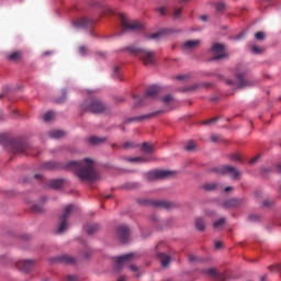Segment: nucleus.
I'll list each match as a JSON object with an SVG mask.
<instances>
[{"mask_svg": "<svg viewBox=\"0 0 281 281\" xmlns=\"http://www.w3.org/2000/svg\"><path fill=\"white\" fill-rule=\"evenodd\" d=\"M44 168L47 170L65 169L75 171L76 176L81 182H94L99 179L100 175L94 168V161L90 158L83 160H71L61 166L55 161H46Z\"/></svg>", "mask_w": 281, "mask_h": 281, "instance_id": "obj_1", "label": "nucleus"}, {"mask_svg": "<svg viewBox=\"0 0 281 281\" xmlns=\"http://www.w3.org/2000/svg\"><path fill=\"white\" fill-rule=\"evenodd\" d=\"M0 143L12 154H23L27 150V145L21 140H16L7 134L0 135Z\"/></svg>", "mask_w": 281, "mask_h": 281, "instance_id": "obj_2", "label": "nucleus"}, {"mask_svg": "<svg viewBox=\"0 0 281 281\" xmlns=\"http://www.w3.org/2000/svg\"><path fill=\"white\" fill-rule=\"evenodd\" d=\"M119 20L121 23V33L125 32H142L144 30V24L137 20L131 21L126 14L120 13Z\"/></svg>", "mask_w": 281, "mask_h": 281, "instance_id": "obj_3", "label": "nucleus"}, {"mask_svg": "<svg viewBox=\"0 0 281 281\" xmlns=\"http://www.w3.org/2000/svg\"><path fill=\"white\" fill-rule=\"evenodd\" d=\"M127 50L138 57L144 66L155 65L156 54L143 48L130 47Z\"/></svg>", "mask_w": 281, "mask_h": 281, "instance_id": "obj_4", "label": "nucleus"}, {"mask_svg": "<svg viewBox=\"0 0 281 281\" xmlns=\"http://www.w3.org/2000/svg\"><path fill=\"white\" fill-rule=\"evenodd\" d=\"M81 109L88 113H104L105 104L97 99H88L81 104Z\"/></svg>", "mask_w": 281, "mask_h": 281, "instance_id": "obj_5", "label": "nucleus"}, {"mask_svg": "<svg viewBox=\"0 0 281 281\" xmlns=\"http://www.w3.org/2000/svg\"><path fill=\"white\" fill-rule=\"evenodd\" d=\"M248 72V68L246 65L239 64L236 68L235 76L238 80L239 88L251 87L256 85V82L248 80L245 78L246 74Z\"/></svg>", "mask_w": 281, "mask_h": 281, "instance_id": "obj_6", "label": "nucleus"}, {"mask_svg": "<svg viewBox=\"0 0 281 281\" xmlns=\"http://www.w3.org/2000/svg\"><path fill=\"white\" fill-rule=\"evenodd\" d=\"M175 175H176V171L173 170L156 169V170L148 171L146 173V179L147 181L151 182V181L168 179L173 177Z\"/></svg>", "mask_w": 281, "mask_h": 281, "instance_id": "obj_7", "label": "nucleus"}, {"mask_svg": "<svg viewBox=\"0 0 281 281\" xmlns=\"http://www.w3.org/2000/svg\"><path fill=\"white\" fill-rule=\"evenodd\" d=\"M158 94H159V88H157V87L148 88L146 93L142 98H138V95L133 94L132 98L135 100L134 106L137 108L142 104H146L147 99H155L158 97Z\"/></svg>", "mask_w": 281, "mask_h": 281, "instance_id": "obj_8", "label": "nucleus"}, {"mask_svg": "<svg viewBox=\"0 0 281 281\" xmlns=\"http://www.w3.org/2000/svg\"><path fill=\"white\" fill-rule=\"evenodd\" d=\"M211 172H214L220 176L231 175L235 180L239 179L240 177V171L234 166H229V165L213 167L211 168Z\"/></svg>", "mask_w": 281, "mask_h": 281, "instance_id": "obj_9", "label": "nucleus"}, {"mask_svg": "<svg viewBox=\"0 0 281 281\" xmlns=\"http://www.w3.org/2000/svg\"><path fill=\"white\" fill-rule=\"evenodd\" d=\"M72 210V204H68L65 209V213L59 217V227L57 231L58 234H63L68 229V220L70 217Z\"/></svg>", "mask_w": 281, "mask_h": 281, "instance_id": "obj_10", "label": "nucleus"}, {"mask_svg": "<svg viewBox=\"0 0 281 281\" xmlns=\"http://www.w3.org/2000/svg\"><path fill=\"white\" fill-rule=\"evenodd\" d=\"M135 258H138V256L136 254H126L124 256L121 257H116L115 258V265L113 267V270L115 272H121V270L123 269V267L133 261Z\"/></svg>", "mask_w": 281, "mask_h": 281, "instance_id": "obj_11", "label": "nucleus"}, {"mask_svg": "<svg viewBox=\"0 0 281 281\" xmlns=\"http://www.w3.org/2000/svg\"><path fill=\"white\" fill-rule=\"evenodd\" d=\"M116 237L122 244H127L131 239V229L126 225H120L115 228Z\"/></svg>", "mask_w": 281, "mask_h": 281, "instance_id": "obj_12", "label": "nucleus"}, {"mask_svg": "<svg viewBox=\"0 0 281 281\" xmlns=\"http://www.w3.org/2000/svg\"><path fill=\"white\" fill-rule=\"evenodd\" d=\"M137 203L140 205L162 207L169 210L172 207L171 202H165L164 200H137Z\"/></svg>", "mask_w": 281, "mask_h": 281, "instance_id": "obj_13", "label": "nucleus"}, {"mask_svg": "<svg viewBox=\"0 0 281 281\" xmlns=\"http://www.w3.org/2000/svg\"><path fill=\"white\" fill-rule=\"evenodd\" d=\"M225 45L223 44H214L211 48V52L213 53L214 57H212L210 60H220L228 57V54L225 52Z\"/></svg>", "mask_w": 281, "mask_h": 281, "instance_id": "obj_14", "label": "nucleus"}, {"mask_svg": "<svg viewBox=\"0 0 281 281\" xmlns=\"http://www.w3.org/2000/svg\"><path fill=\"white\" fill-rule=\"evenodd\" d=\"M74 25L78 30H91L93 27V20L86 16L78 18L74 21Z\"/></svg>", "mask_w": 281, "mask_h": 281, "instance_id": "obj_15", "label": "nucleus"}, {"mask_svg": "<svg viewBox=\"0 0 281 281\" xmlns=\"http://www.w3.org/2000/svg\"><path fill=\"white\" fill-rule=\"evenodd\" d=\"M204 274H209L215 281H226L227 277L225 273L218 272L215 268L203 270Z\"/></svg>", "mask_w": 281, "mask_h": 281, "instance_id": "obj_16", "label": "nucleus"}, {"mask_svg": "<svg viewBox=\"0 0 281 281\" xmlns=\"http://www.w3.org/2000/svg\"><path fill=\"white\" fill-rule=\"evenodd\" d=\"M49 261L53 263L59 262L65 265H74L76 262V259L69 255H63L50 258Z\"/></svg>", "mask_w": 281, "mask_h": 281, "instance_id": "obj_17", "label": "nucleus"}, {"mask_svg": "<svg viewBox=\"0 0 281 281\" xmlns=\"http://www.w3.org/2000/svg\"><path fill=\"white\" fill-rule=\"evenodd\" d=\"M35 267L34 260H22L16 262V268L24 272H30Z\"/></svg>", "mask_w": 281, "mask_h": 281, "instance_id": "obj_18", "label": "nucleus"}, {"mask_svg": "<svg viewBox=\"0 0 281 281\" xmlns=\"http://www.w3.org/2000/svg\"><path fill=\"white\" fill-rule=\"evenodd\" d=\"M245 200L241 198H232L231 200H226V202H223V207L224 209H232V207H238L243 205Z\"/></svg>", "mask_w": 281, "mask_h": 281, "instance_id": "obj_19", "label": "nucleus"}, {"mask_svg": "<svg viewBox=\"0 0 281 281\" xmlns=\"http://www.w3.org/2000/svg\"><path fill=\"white\" fill-rule=\"evenodd\" d=\"M160 113H162V111H156L149 114L132 117L128 120V122H142V120H150L151 117H157V115H160Z\"/></svg>", "mask_w": 281, "mask_h": 281, "instance_id": "obj_20", "label": "nucleus"}, {"mask_svg": "<svg viewBox=\"0 0 281 281\" xmlns=\"http://www.w3.org/2000/svg\"><path fill=\"white\" fill-rule=\"evenodd\" d=\"M200 40H189L188 42H184L182 48L192 50L196 49L200 46Z\"/></svg>", "mask_w": 281, "mask_h": 281, "instance_id": "obj_21", "label": "nucleus"}, {"mask_svg": "<svg viewBox=\"0 0 281 281\" xmlns=\"http://www.w3.org/2000/svg\"><path fill=\"white\" fill-rule=\"evenodd\" d=\"M106 140H108L106 137H99V136H91L89 138L90 144L93 146H99V145L105 144Z\"/></svg>", "mask_w": 281, "mask_h": 281, "instance_id": "obj_22", "label": "nucleus"}, {"mask_svg": "<svg viewBox=\"0 0 281 281\" xmlns=\"http://www.w3.org/2000/svg\"><path fill=\"white\" fill-rule=\"evenodd\" d=\"M101 226L100 224H87L85 226V229L86 232L89 234V235H93L94 233H97L98 231H100Z\"/></svg>", "mask_w": 281, "mask_h": 281, "instance_id": "obj_23", "label": "nucleus"}, {"mask_svg": "<svg viewBox=\"0 0 281 281\" xmlns=\"http://www.w3.org/2000/svg\"><path fill=\"white\" fill-rule=\"evenodd\" d=\"M158 259L162 267H167L171 262V257L166 254H158Z\"/></svg>", "mask_w": 281, "mask_h": 281, "instance_id": "obj_24", "label": "nucleus"}, {"mask_svg": "<svg viewBox=\"0 0 281 281\" xmlns=\"http://www.w3.org/2000/svg\"><path fill=\"white\" fill-rule=\"evenodd\" d=\"M64 182V179H54L49 182V187L54 190H59L63 187Z\"/></svg>", "mask_w": 281, "mask_h": 281, "instance_id": "obj_25", "label": "nucleus"}, {"mask_svg": "<svg viewBox=\"0 0 281 281\" xmlns=\"http://www.w3.org/2000/svg\"><path fill=\"white\" fill-rule=\"evenodd\" d=\"M48 135L52 139H60L65 136V133L64 131L56 130V131H50Z\"/></svg>", "mask_w": 281, "mask_h": 281, "instance_id": "obj_26", "label": "nucleus"}, {"mask_svg": "<svg viewBox=\"0 0 281 281\" xmlns=\"http://www.w3.org/2000/svg\"><path fill=\"white\" fill-rule=\"evenodd\" d=\"M23 57L22 52H15L8 56V60L10 61H19Z\"/></svg>", "mask_w": 281, "mask_h": 281, "instance_id": "obj_27", "label": "nucleus"}, {"mask_svg": "<svg viewBox=\"0 0 281 281\" xmlns=\"http://www.w3.org/2000/svg\"><path fill=\"white\" fill-rule=\"evenodd\" d=\"M142 150L145 151L148 155H151L155 151V148L153 145L148 143H143Z\"/></svg>", "mask_w": 281, "mask_h": 281, "instance_id": "obj_28", "label": "nucleus"}, {"mask_svg": "<svg viewBox=\"0 0 281 281\" xmlns=\"http://www.w3.org/2000/svg\"><path fill=\"white\" fill-rule=\"evenodd\" d=\"M205 221L203 218H196L195 221V228L200 232H203L205 229Z\"/></svg>", "mask_w": 281, "mask_h": 281, "instance_id": "obj_29", "label": "nucleus"}, {"mask_svg": "<svg viewBox=\"0 0 281 281\" xmlns=\"http://www.w3.org/2000/svg\"><path fill=\"white\" fill-rule=\"evenodd\" d=\"M205 191H214L218 188V183L216 182H206L203 184Z\"/></svg>", "mask_w": 281, "mask_h": 281, "instance_id": "obj_30", "label": "nucleus"}, {"mask_svg": "<svg viewBox=\"0 0 281 281\" xmlns=\"http://www.w3.org/2000/svg\"><path fill=\"white\" fill-rule=\"evenodd\" d=\"M130 162H148L150 159L145 157H133L127 159Z\"/></svg>", "mask_w": 281, "mask_h": 281, "instance_id": "obj_31", "label": "nucleus"}, {"mask_svg": "<svg viewBox=\"0 0 281 281\" xmlns=\"http://www.w3.org/2000/svg\"><path fill=\"white\" fill-rule=\"evenodd\" d=\"M32 212L35 213V214L43 213L44 212L43 204H33Z\"/></svg>", "mask_w": 281, "mask_h": 281, "instance_id": "obj_32", "label": "nucleus"}, {"mask_svg": "<svg viewBox=\"0 0 281 281\" xmlns=\"http://www.w3.org/2000/svg\"><path fill=\"white\" fill-rule=\"evenodd\" d=\"M196 148V143L194 140H190L189 143H187L184 149L187 151H192Z\"/></svg>", "mask_w": 281, "mask_h": 281, "instance_id": "obj_33", "label": "nucleus"}, {"mask_svg": "<svg viewBox=\"0 0 281 281\" xmlns=\"http://www.w3.org/2000/svg\"><path fill=\"white\" fill-rule=\"evenodd\" d=\"M136 147H137V145L133 142H125L123 144V149H125V150L133 149V148H136Z\"/></svg>", "mask_w": 281, "mask_h": 281, "instance_id": "obj_34", "label": "nucleus"}, {"mask_svg": "<svg viewBox=\"0 0 281 281\" xmlns=\"http://www.w3.org/2000/svg\"><path fill=\"white\" fill-rule=\"evenodd\" d=\"M200 87H201L200 85L195 83V85L186 87L182 91H184V92H192V91L199 89Z\"/></svg>", "mask_w": 281, "mask_h": 281, "instance_id": "obj_35", "label": "nucleus"}, {"mask_svg": "<svg viewBox=\"0 0 281 281\" xmlns=\"http://www.w3.org/2000/svg\"><path fill=\"white\" fill-rule=\"evenodd\" d=\"M55 113L53 111H48L47 113L44 114V122H50L53 120Z\"/></svg>", "mask_w": 281, "mask_h": 281, "instance_id": "obj_36", "label": "nucleus"}, {"mask_svg": "<svg viewBox=\"0 0 281 281\" xmlns=\"http://www.w3.org/2000/svg\"><path fill=\"white\" fill-rule=\"evenodd\" d=\"M229 158L235 162H241V156L239 154H231Z\"/></svg>", "mask_w": 281, "mask_h": 281, "instance_id": "obj_37", "label": "nucleus"}, {"mask_svg": "<svg viewBox=\"0 0 281 281\" xmlns=\"http://www.w3.org/2000/svg\"><path fill=\"white\" fill-rule=\"evenodd\" d=\"M120 70H121V67H114L113 77H114L115 79L122 80V76H121V74H120Z\"/></svg>", "mask_w": 281, "mask_h": 281, "instance_id": "obj_38", "label": "nucleus"}, {"mask_svg": "<svg viewBox=\"0 0 281 281\" xmlns=\"http://www.w3.org/2000/svg\"><path fill=\"white\" fill-rule=\"evenodd\" d=\"M225 222H226V220H225L224 217L221 218L220 221H217V222L214 223V228H215V229L221 228V227L225 224Z\"/></svg>", "mask_w": 281, "mask_h": 281, "instance_id": "obj_39", "label": "nucleus"}, {"mask_svg": "<svg viewBox=\"0 0 281 281\" xmlns=\"http://www.w3.org/2000/svg\"><path fill=\"white\" fill-rule=\"evenodd\" d=\"M251 50H252L254 54H262V53L265 52L263 48H260V47H258V46H256V45H254V46L251 47Z\"/></svg>", "mask_w": 281, "mask_h": 281, "instance_id": "obj_40", "label": "nucleus"}, {"mask_svg": "<svg viewBox=\"0 0 281 281\" xmlns=\"http://www.w3.org/2000/svg\"><path fill=\"white\" fill-rule=\"evenodd\" d=\"M173 100H175V99H173V97H172L171 94L165 95V97L162 98V102L166 103V104L170 103V102L173 101Z\"/></svg>", "mask_w": 281, "mask_h": 281, "instance_id": "obj_41", "label": "nucleus"}, {"mask_svg": "<svg viewBox=\"0 0 281 281\" xmlns=\"http://www.w3.org/2000/svg\"><path fill=\"white\" fill-rule=\"evenodd\" d=\"M224 9H225V3L224 2L216 3V11L217 12H223Z\"/></svg>", "mask_w": 281, "mask_h": 281, "instance_id": "obj_42", "label": "nucleus"}, {"mask_svg": "<svg viewBox=\"0 0 281 281\" xmlns=\"http://www.w3.org/2000/svg\"><path fill=\"white\" fill-rule=\"evenodd\" d=\"M162 35V33L159 31L158 33H153L151 35H148V40H156L159 38Z\"/></svg>", "mask_w": 281, "mask_h": 281, "instance_id": "obj_43", "label": "nucleus"}, {"mask_svg": "<svg viewBox=\"0 0 281 281\" xmlns=\"http://www.w3.org/2000/svg\"><path fill=\"white\" fill-rule=\"evenodd\" d=\"M66 99H67V91L64 90V91H63V97L59 98V99H57V102H58V103H63L64 101H66Z\"/></svg>", "mask_w": 281, "mask_h": 281, "instance_id": "obj_44", "label": "nucleus"}, {"mask_svg": "<svg viewBox=\"0 0 281 281\" xmlns=\"http://www.w3.org/2000/svg\"><path fill=\"white\" fill-rule=\"evenodd\" d=\"M256 38L258 41H263L265 40V33H262V31H259L258 33H256Z\"/></svg>", "mask_w": 281, "mask_h": 281, "instance_id": "obj_45", "label": "nucleus"}, {"mask_svg": "<svg viewBox=\"0 0 281 281\" xmlns=\"http://www.w3.org/2000/svg\"><path fill=\"white\" fill-rule=\"evenodd\" d=\"M260 216L257 215V214H251L248 220L251 221V222H256V221H259Z\"/></svg>", "mask_w": 281, "mask_h": 281, "instance_id": "obj_46", "label": "nucleus"}, {"mask_svg": "<svg viewBox=\"0 0 281 281\" xmlns=\"http://www.w3.org/2000/svg\"><path fill=\"white\" fill-rule=\"evenodd\" d=\"M181 16V9H176L173 12V19H179Z\"/></svg>", "mask_w": 281, "mask_h": 281, "instance_id": "obj_47", "label": "nucleus"}, {"mask_svg": "<svg viewBox=\"0 0 281 281\" xmlns=\"http://www.w3.org/2000/svg\"><path fill=\"white\" fill-rule=\"evenodd\" d=\"M189 261L196 262V261H200V259L194 255H189Z\"/></svg>", "mask_w": 281, "mask_h": 281, "instance_id": "obj_48", "label": "nucleus"}, {"mask_svg": "<svg viewBox=\"0 0 281 281\" xmlns=\"http://www.w3.org/2000/svg\"><path fill=\"white\" fill-rule=\"evenodd\" d=\"M158 12H159L160 15H166V8L165 7H160L158 9Z\"/></svg>", "mask_w": 281, "mask_h": 281, "instance_id": "obj_49", "label": "nucleus"}, {"mask_svg": "<svg viewBox=\"0 0 281 281\" xmlns=\"http://www.w3.org/2000/svg\"><path fill=\"white\" fill-rule=\"evenodd\" d=\"M217 120H218L217 117H214V119L204 121L203 124H212V122H217Z\"/></svg>", "mask_w": 281, "mask_h": 281, "instance_id": "obj_50", "label": "nucleus"}, {"mask_svg": "<svg viewBox=\"0 0 281 281\" xmlns=\"http://www.w3.org/2000/svg\"><path fill=\"white\" fill-rule=\"evenodd\" d=\"M76 280H77V277L74 274H70L67 277V281H76Z\"/></svg>", "mask_w": 281, "mask_h": 281, "instance_id": "obj_51", "label": "nucleus"}, {"mask_svg": "<svg viewBox=\"0 0 281 281\" xmlns=\"http://www.w3.org/2000/svg\"><path fill=\"white\" fill-rule=\"evenodd\" d=\"M211 140H212V143H217L218 136L217 135H212Z\"/></svg>", "mask_w": 281, "mask_h": 281, "instance_id": "obj_52", "label": "nucleus"}, {"mask_svg": "<svg viewBox=\"0 0 281 281\" xmlns=\"http://www.w3.org/2000/svg\"><path fill=\"white\" fill-rule=\"evenodd\" d=\"M87 52H88L87 47H85V46H81V47H80V53H81L82 55H86Z\"/></svg>", "mask_w": 281, "mask_h": 281, "instance_id": "obj_53", "label": "nucleus"}, {"mask_svg": "<svg viewBox=\"0 0 281 281\" xmlns=\"http://www.w3.org/2000/svg\"><path fill=\"white\" fill-rule=\"evenodd\" d=\"M258 159H259V156H257V157L252 158V159L250 160V165H254L255 162H257V161H258Z\"/></svg>", "mask_w": 281, "mask_h": 281, "instance_id": "obj_54", "label": "nucleus"}, {"mask_svg": "<svg viewBox=\"0 0 281 281\" xmlns=\"http://www.w3.org/2000/svg\"><path fill=\"white\" fill-rule=\"evenodd\" d=\"M117 281H127L126 276L119 277Z\"/></svg>", "mask_w": 281, "mask_h": 281, "instance_id": "obj_55", "label": "nucleus"}, {"mask_svg": "<svg viewBox=\"0 0 281 281\" xmlns=\"http://www.w3.org/2000/svg\"><path fill=\"white\" fill-rule=\"evenodd\" d=\"M186 78H188V76H177L176 77L177 80H184Z\"/></svg>", "mask_w": 281, "mask_h": 281, "instance_id": "obj_56", "label": "nucleus"}, {"mask_svg": "<svg viewBox=\"0 0 281 281\" xmlns=\"http://www.w3.org/2000/svg\"><path fill=\"white\" fill-rule=\"evenodd\" d=\"M277 172L281 173V162L277 164Z\"/></svg>", "mask_w": 281, "mask_h": 281, "instance_id": "obj_57", "label": "nucleus"}, {"mask_svg": "<svg viewBox=\"0 0 281 281\" xmlns=\"http://www.w3.org/2000/svg\"><path fill=\"white\" fill-rule=\"evenodd\" d=\"M130 269H131L132 271H137V270H138V268H137L136 266H134V265H131V266H130Z\"/></svg>", "mask_w": 281, "mask_h": 281, "instance_id": "obj_58", "label": "nucleus"}, {"mask_svg": "<svg viewBox=\"0 0 281 281\" xmlns=\"http://www.w3.org/2000/svg\"><path fill=\"white\" fill-rule=\"evenodd\" d=\"M221 247H222V243L221 241L215 243V248L216 249H220Z\"/></svg>", "mask_w": 281, "mask_h": 281, "instance_id": "obj_59", "label": "nucleus"}, {"mask_svg": "<svg viewBox=\"0 0 281 281\" xmlns=\"http://www.w3.org/2000/svg\"><path fill=\"white\" fill-rule=\"evenodd\" d=\"M207 19H209V18H207V15H205V14H204V15H201V21L206 22Z\"/></svg>", "mask_w": 281, "mask_h": 281, "instance_id": "obj_60", "label": "nucleus"}, {"mask_svg": "<svg viewBox=\"0 0 281 281\" xmlns=\"http://www.w3.org/2000/svg\"><path fill=\"white\" fill-rule=\"evenodd\" d=\"M233 190V187H226L225 189H224V191L227 193V192H229V191H232Z\"/></svg>", "mask_w": 281, "mask_h": 281, "instance_id": "obj_61", "label": "nucleus"}, {"mask_svg": "<svg viewBox=\"0 0 281 281\" xmlns=\"http://www.w3.org/2000/svg\"><path fill=\"white\" fill-rule=\"evenodd\" d=\"M271 205V203L270 202H268V200H266L265 202H263V206H270Z\"/></svg>", "mask_w": 281, "mask_h": 281, "instance_id": "obj_62", "label": "nucleus"}, {"mask_svg": "<svg viewBox=\"0 0 281 281\" xmlns=\"http://www.w3.org/2000/svg\"><path fill=\"white\" fill-rule=\"evenodd\" d=\"M111 198H112V195H111V194L103 195V199H104V200H109V199H111Z\"/></svg>", "mask_w": 281, "mask_h": 281, "instance_id": "obj_63", "label": "nucleus"}, {"mask_svg": "<svg viewBox=\"0 0 281 281\" xmlns=\"http://www.w3.org/2000/svg\"><path fill=\"white\" fill-rule=\"evenodd\" d=\"M267 280V276H263L262 278H261V281H266Z\"/></svg>", "mask_w": 281, "mask_h": 281, "instance_id": "obj_64", "label": "nucleus"}]
</instances>
